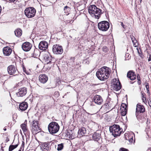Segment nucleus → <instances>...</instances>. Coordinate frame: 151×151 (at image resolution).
I'll return each mask as SVG.
<instances>
[{
	"mask_svg": "<svg viewBox=\"0 0 151 151\" xmlns=\"http://www.w3.org/2000/svg\"><path fill=\"white\" fill-rule=\"evenodd\" d=\"M110 72L111 70L109 68L103 66L96 72V76L100 80L104 81L108 78Z\"/></svg>",
	"mask_w": 151,
	"mask_h": 151,
	"instance_id": "1",
	"label": "nucleus"
},
{
	"mask_svg": "<svg viewBox=\"0 0 151 151\" xmlns=\"http://www.w3.org/2000/svg\"><path fill=\"white\" fill-rule=\"evenodd\" d=\"M88 9L89 13L93 14L96 18H99L102 14L100 9L97 8L95 5H92L89 6Z\"/></svg>",
	"mask_w": 151,
	"mask_h": 151,
	"instance_id": "2",
	"label": "nucleus"
},
{
	"mask_svg": "<svg viewBox=\"0 0 151 151\" xmlns=\"http://www.w3.org/2000/svg\"><path fill=\"white\" fill-rule=\"evenodd\" d=\"M109 130L112 133V135L115 137L120 135L122 131V129L121 128L119 125L114 124L109 127Z\"/></svg>",
	"mask_w": 151,
	"mask_h": 151,
	"instance_id": "3",
	"label": "nucleus"
},
{
	"mask_svg": "<svg viewBox=\"0 0 151 151\" xmlns=\"http://www.w3.org/2000/svg\"><path fill=\"white\" fill-rule=\"evenodd\" d=\"M48 128L50 133L53 134H55L58 132L59 129L60 127L57 123L52 122L49 124Z\"/></svg>",
	"mask_w": 151,
	"mask_h": 151,
	"instance_id": "4",
	"label": "nucleus"
},
{
	"mask_svg": "<svg viewBox=\"0 0 151 151\" xmlns=\"http://www.w3.org/2000/svg\"><path fill=\"white\" fill-rule=\"evenodd\" d=\"M24 14L28 18L33 17L36 13V10L33 7H29L26 8L24 10Z\"/></svg>",
	"mask_w": 151,
	"mask_h": 151,
	"instance_id": "5",
	"label": "nucleus"
},
{
	"mask_svg": "<svg viewBox=\"0 0 151 151\" xmlns=\"http://www.w3.org/2000/svg\"><path fill=\"white\" fill-rule=\"evenodd\" d=\"M122 86L119 80L116 78L113 79L111 83V88L113 90L118 91L120 90Z\"/></svg>",
	"mask_w": 151,
	"mask_h": 151,
	"instance_id": "6",
	"label": "nucleus"
},
{
	"mask_svg": "<svg viewBox=\"0 0 151 151\" xmlns=\"http://www.w3.org/2000/svg\"><path fill=\"white\" fill-rule=\"evenodd\" d=\"M109 27V24L107 21H104L99 22L98 27L100 30L103 31H106Z\"/></svg>",
	"mask_w": 151,
	"mask_h": 151,
	"instance_id": "7",
	"label": "nucleus"
},
{
	"mask_svg": "<svg viewBox=\"0 0 151 151\" xmlns=\"http://www.w3.org/2000/svg\"><path fill=\"white\" fill-rule=\"evenodd\" d=\"M7 72L10 75L15 76L17 75L18 72L16 66L13 65H10L7 67Z\"/></svg>",
	"mask_w": 151,
	"mask_h": 151,
	"instance_id": "8",
	"label": "nucleus"
},
{
	"mask_svg": "<svg viewBox=\"0 0 151 151\" xmlns=\"http://www.w3.org/2000/svg\"><path fill=\"white\" fill-rule=\"evenodd\" d=\"M52 50L53 53L56 54H61L63 52L62 47L57 44L53 45Z\"/></svg>",
	"mask_w": 151,
	"mask_h": 151,
	"instance_id": "9",
	"label": "nucleus"
},
{
	"mask_svg": "<svg viewBox=\"0 0 151 151\" xmlns=\"http://www.w3.org/2000/svg\"><path fill=\"white\" fill-rule=\"evenodd\" d=\"M32 47V44L30 42H27L24 43L22 45V47L23 50L26 52L30 50Z\"/></svg>",
	"mask_w": 151,
	"mask_h": 151,
	"instance_id": "10",
	"label": "nucleus"
},
{
	"mask_svg": "<svg viewBox=\"0 0 151 151\" xmlns=\"http://www.w3.org/2000/svg\"><path fill=\"white\" fill-rule=\"evenodd\" d=\"M18 91V92L16 93V95L18 97H23L25 96L27 93V89L25 87L19 89Z\"/></svg>",
	"mask_w": 151,
	"mask_h": 151,
	"instance_id": "11",
	"label": "nucleus"
},
{
	"mask_svg": "<svg viewBox=\"0 0 151 151\" xmlns=\"http://www.w3.org/2000/svg\"><path fill=\"white\" fill-rule=\"evenodd\" d=\"M48 47V43L45 41H41L39 45V48L41 50H45Z\"/></svg>",
	"mask_w": 151,
	"mask_h": 151,
	"instance_id": "12",
	"label": "nucleus"
},
{
	"mask_svg": "<svg viewBox=\"0 0 151 151\" xmlns=\"http://www.w3.org/2000/svg\"><path fill=\"white\" fill-rule=\"evenodd\" d=\"M145 111V109L143 106L138 104L137 105L135 113H142L144 112Z\"/></svg>",
	"mask_w": 151,
	"mask_h": 151,
	"instance_id": "13",
	"label": "nucleus"
},
{
	"mask_svg": "<svg viewBox=\"0 0 151 151\" xmlns=\"http://www.w3.org/2000/svg\"><path fill=\"white\" fill-rule=\"evenodd\" d=\"M44 59L47 64L54 63L55 61V58L50 54L46 55L44 57Z\"/></svg>",
	"mask_w": 151,
	"mask_h": 151,
	"instance_id": "14",
	"label": "nucleus"
},
{
	"mask_svg": "<svg viewBox=\"0 0 151 151\" xmlns=\"http://www.w3.org/2000/svg\"><path fill=\"white\" fill-rule=\"evenodd\" d=\"M93 100L96 104L98 105L101 104L103 101L101 97L100 96L97 95L94 96Z\"/></svg>",
	"mask_w": 151,
	"mask_h": 151,
	"instance_id": "15",
	"label": "nucleus"
},
{
	"mask_svg": "<svg viewBox=\"0 0 151 151\" xmlns=\"http://www.w3.org/2000/svg\"><path fill=\"white\" fill-rule=\"evenodd\" d=\"M127 106L126 104H122L121 106V114L122 116H124L127 114Z\"/></svg>",
	"mask_w": 151,
	"mask_h": 151,
	"instance_id": "16",
	"label": "nucleus"
},
{
	"mask_svg": "<svg viewBox=\"0 0 151 151\" xmlns=\"http://www.w3.org/2000/svg\"><path fill=\"white\" fill-rule=\"evenodd\" d=\"M4 54L5 56H9L12 53V50L8 46L4 47L3 49Z\"/></svg>",
	"mask_w": 151,
	"mask_h": 151,
	"instance_id": "17",
	"label": "nucleus"
},
{
	"mask_svg": "<svg viewBox=\"0 0 151 151\" xmlns=\"http://www.w3.org/2000/svg\"><path fill=\"white\" fill-rule=\"evenodd\" d=\"M127 76L131 80H134L136 79V75L135 73L132 70L129 71L127 73Z\"/></svg>",
	"mask_w": 151,
	"mask_h": 151,
	"instance_id": "18",
	"label": "nucleus"
},
{
	"mask_svg": "<svg viewBox=\"0 0 151 151\" xmlns=\"http://www.w3.org/2000/svg\"><path fill=\"white\" fill-rule=\"evenodd\" d=\"M39 81L42 83H45L48 80L47 76L45 74L40 75L39 76Z\"/></svg>",
	"mask_w": 151,
	"mask_h": 151,
	"instance_id": "19",
	"label": "nucleus"
},
{
	"mask_svg": "<svg viewBox=\"0 0 151 151\" xmlns=\"http://www.w3.org/2000/svg\"><path fill=\"white\" fill-rule=\"evenodd\" d=\"M28 107V104L27 102H23L20 103L19 105V108L20 110L22 111L25 110Z\"/></svg>",
	"mask_w": 151,
	"mask_h": 151,
	"instance_id": "20",
	"label": "nucleus"
},
{
	"mask_svg": "<svg viewBox=\"0 0 151 151\" xmlns=\"http://www.w3.org/2000/svg\"><path fill=\"white\" fill-rule=\"evenodd\" d=\"M86 129L83 127H82L79 129L78 132V135L80 137L83 136L86 134Z\"/></svg>",
	"mask_w": 151,
	"mask_h": 151,
	"instance_id": "21",
	"label": "nucleus"
},
{
	"mask_svg": "<svg viewBox=\"0 0 151 151\" xmlns=\"http://www.w3.org/2000/svg\"><path fill=\"white\" fill-rule=\"evenodd\" d=\"M27 122L26 120L24 123L21 125V127L24 134L27 133L28 132L27 125Z\"/></svg>",
	"mask_w": 151,
	"mask_h": 151,
	"instance_id": "22",
	"label": "nucleus"
},
{
	"mask_svg": "<svg viewBox=\"0 0 151 151\" xmlns=\"http://www.w3.org/2000/svg\"><path fill=\"white\" fill-rule=\"evenodd\" d=\"M40 55L39 50L35 48L34 51L31 53V56L35 58H37Z\"/></svg>",
	"mask_w": 151,
	"mask_h": 151,
	"instance_id": "23",
	"label": "nucleus"
},
{
	"mask_svg": "<svg viewBox=\"0 0 151 151\" xmlns=\"http://www.w3.org/2000/svg\"><path fill=\"white\" fill-rule=\"evenodd\" d=\"M103 107L104 108H105L106 111L109 110L110 109L111 110L113 109L112 108V106L111 104L110 103V102L109 101H106V102L105 103V104L103 106Z\"/></svg>",
	"mask_w": 151,
	"mask_h": 151,
	"instance_id": "24",
	"label": "nucleus"
},
{
	"mask_svg": "<svg viewBox=\"0 0 151 151\" xmlns=\"http://www.w3.org/2000/svg\"><path fill=\"white\" fill-rule=\"evenodd\" d=\"M31 130L33 134H36L40 132V129L39 126H37L31 128Z\"/></svg>",
	"mask_w": 151,
	"mask_h": 151,
	"instance_id": "25",
	"label": "nucleus"
},
{
	"mask_svg": "<svg viewBox=\"0 0 151 151\" xmlns=\"http://www.w3.org/2000/svg\"><path fill=\"white\" fill-rule=\"evenodd\" d=\"M92 138L93 140L98 141L101 138V134L96 132H95L92 135Z\"/></svg>",
	"mask_w": 151,
	"mask_h": 151,
	"instance_id": "26",
	"label": "nucleus"
},
{
	"mask_svg": "<svg viewBox=\"0 0 151 151\" xmlns=\"http://www.w3.org/2000/svg\"><path fill=\"white\" fill-rule=\"evenodd\" d=\"M40 147L41 150L43 151H48L49 150V147L47 143L42 144L40 145Z\"/></svg>",
	"mask_w": 151,
	"mask_h": 151,
	"instance_id": "27",
	"label": "nucleus"
},
{
	"mask_svg": "<svg viewBox=\"0 0 151 151\" xmlns=\"http://www.w3.org/2000/svg\"><path fill=\"white\" fill-rule=\"evenodd\" d=\"M14 33L17 37H19L22 35V31L20 29H17L15 31Z\"/></svg>",
	"mask_w": 151,
	"mask_h": 151,
	"instance_id": "28",
	"label": "nucleus"
},
{
	"mask_svg": "<svg viewBox=\"0 0 151 151\" xmlns=\"http://www.w3.org/2000/svg\"><path fill=\"white\" fill-rule=\"evenodd\" d=\"M30 122V124L32 125L31 127V128L32 127H34L35 126H39L38 121L37 120H32L31 122H30V121H29Z\"/></svg>",
	"mask_w": 151,
	"mask_h": 151,
	"instance_id": "29",
	"label": "nucleus"
},
{
	"mask_svg": "<svg viewBox=\"0 0 151 151\" xmlns=\"http://www.w3.org/2000/svg\"><path fill=\"white\" fill-rule=\"evenodd\" d=\"M135 115L137 119L139 121L141 120H143L145 119L144 117L142 115V114H141V113H135Z\"/></svg>",
	"mask_w": 151,
	"mask_h": 151,
	"instance_id": "30",
	"label": "nucleus"
},
{
	"mask_svg": "<svg viewBox=\"0 0 151 151\" xmlns=\"http://www.w3.org/2000/svg\"><path fill=\"white\" fill-rule=\"evenodd\" d=\"M19 144V141H18L17 144L15 145H10L9 149V151H12L14 149L16 148L17 146H18Z\"/></svg>",
	"mask_w": 151,
	"mask_h": 151,
	"instance_id": "31",
	"label": "nucleus"
},
{
	"mask_svg": "<svg viewBox=\"0 0 151 151\" xmlns=\"http://www.w3.org/2000/svg\"><path fill=\"white\" fill-rule=\"evenodd\" d=\"M125 138L126 140L128 141L132 138H133V136H134V134L133 133L131 134H125Z\"/></svg>",
	"mask_w": 151,
	"mask_h": 151,
	"instance_id": "32",
	"label": "nucleus"
},
{
	"mask_svg": "<svg viewBox=\"0 0 151 151\" xmlns=\"http://www.w3.org/2000/svg\"><path fill=\"white\" fill-rule=\"evenodd\" d=\"M63 147V143L58 144L57 147V149L58 151L61 150Z\"/></svg>",
	"mask_w": 151,
	"mask_h": 151,
	"instance_id": "33",
	"label": "nucleus"
},
{
	"mask_svg": "<svg viewBox=\"0 0 151 151\" xmlns=\"http://www.w3.org/2000/svg\"><path fill=\"white\" fill-rule=\"evenodd\" d=\"M69 10V8L67 6H65L64 8L65 13L66 14L68 13V12Z\"/></svg>",
	"mask_w": 151,
	"mask_h": 151,
	"instance_id": "34",
	"label": "nucleus"
},
{
	"mask_svg": "<svg viewBox=\"0 0 151 151\" xmlns=\"http://www.w3.org/2000/svg\"><path fill=\"white\" fill-rule=\"evenodd\" d=\"M119 151H129V150L127 149L124 148H121L119 149Z\"/></svg>",
	"mask_w": 151,
	"mask_h": 151,
	"instance_id": "35",
	"label": "nucleus"
},
{
	"mask_svg": "<svg viewBox=\"0 0 151 151\" xmlns=\"http://www.w3.org/2000/svg\"><path fill=\"white\" fill-rule=\"evenodd\" d=\"M121 25L124 29L126 28V26L122 22H121Z\"/></svg>",
	"mask_w": 151,
	"mask_h": 151,
	"instance_id": "36",
	"label": "nucleus"
},
{
	"mask_svg": "<svg viewBox=\"0 0 151 151\" xmlns=\"http://www.w3.org/2000/svg\"><path fill=\"white\" fill-rule=\"evenodd\" d=\"M132 40L133 43H134V45H136L137 43V41L136 40H133V38H132Z\"/></svg>",
	"mask_w": 151,
	"mask_h": 151,
	"instance_id": "37",
	"label": "nucleus"
},
{
	"mask_svg": "<svg viewBox=\"0 0 151 151\" xmlns=\"http://www.w3.org/2000/svg\"><path fill=\"white\" fill-rule=\"evenodd\" d=\"M129 144H132V143L134 141H133V138H132L130 139L129 140Z\"/></svg>",
	"mask_w": 151,
	"mask_h": 151,
	"instance_id": "38",
	"label": "nucleus"
},
{
	"mask_svg": "<svg viewBox=\"0 0 151 151\" xmlns=\"http://www.w3.org/2000/svg\"><path fill=\"white\" fill-rule=\"evenodd\" d=\"M142 99L144 103H145V102H147L146 98H142Z\"/></svg>",
	"mask_w": 151,
	"mask_h": 151,
	"instance_id": "39",
	"label": "nucleus"
},
{
	"mask_svg": "<svg viewBox=\"0 0 151 151\" xmlns=\"http://www.w3.org/2000/svg\"><path fill=\"white\" fill-rule=\"evenodd\" d=\"M24 141H22V145L21 147L24 148Z\"/></svg>",
	"mask_w": 151,
	"mask_h": 151,
	"instance_id": "40",
	"label": "nucleus"
},
{
	"mask_svg": "<svg viewBox=\"0 0 151 151\" xmlns=\"http://www.w3.org/2000/svg\"><path fill=\"white\" fill-rule=\"evenodd\" d=\"M148 61H151V55H149V58L148 59Z\"/></svg>",
	"mask_w": 151,
	"mask_h": 151,
	"instance_id": "41",
	"label": "nucleus"
},
{
	"mask_svg": "<svg viewBox=\"0 0 151 151\" xmlns=\"http://www.w3.org/2000/svg\"><path fill=\"white\" fill-rule=\"evenodd\" d=\"M141 94H142V98H145V97L144 96V95H143V93L142 92H141Z\"/></svg>",
	"mask_w": 151,
	"mask_h": 151,
	"instance_id": "42",
	"label": "nucleus"
},
{
	"mask_svg": "<svg viewBox=\"0 0 151 151\" xmlns=\"http://www.w3.org/2000/svg\"><path fill=\"white\" fill-rule=\"evenodd\" d=\"M9 1H10L11 2H14V1L16 0H9Z\"/></svg>",
	"mask_w": 151,
	"mask_h": 151,
	"instance_id": "43",
	"label": "nucleus"
},
{
	"mask_svg": "<svg viewBox=\"0 0 151 151\" xmlns=\"http://www.w3.org/2000/svg\"><path fill=\"white\" fill-rule=\"evenodd\" d=\"M146 88H147V93H148L149 92V90H148V88H147V86H146Z\"/></svg>",
	"mask_w": 151,
	"mask_h": 151,
	"instance_id": "44",
	"label": "nucleus"
},
{
	"mask_svg": "<svg viewBox=\"0 0 151 151\" xmlns=\"http://www.w3.org/2000/svg\"><path fill=\"white\" fill-rule=\"evenodd\" d=\"M129 55L128 53V54H126V56H127V55H128V57H129Z\"/></svg>",
	"mask_w": 151,
	"mask_h": 151,
	"instance_id": "45",
	"label": "nucleus"
},
{
	"mask_svg": "<svg viewBox=\"0 0 151 151\" xmlns=\"http://www.w3.org/2000/svg\"><path fill=\"white\" fill-rule=\"evenodd\" d=\"M3 129L5 131L6 130V128H4Z\"/></svg>",
	"mask_w": 151,
	"mask_h": 151,
	"instance_id": "46",
	"label": "nucleus"
},
{
	"mask_svg": "<svg viewBox=\"0 0 151 151\" xmlns=\"http://www.w3.org/2000/svg\"><path fill=\"white\" fill-rule=\"evenodd\" d=\"M137 78H138V81H139V80H140V79H139L138 78V76H137Z\"/></svg>",
	"mask_w": 151,
	"mask_h": 151,
	"instance_id": "47",
	"label": "nucleus"
},
{
	"mask_svg": "<svg viewBox=\"0 0 151 151\" xmlns=\"http://www.w3.org/2000/svg\"><path fill=\"white\" fill-rule=\"evenodd\" d=\"M18 151H21V149H19V150Z\"/></svg>",
	"mask_w": 151,
	"mask_h": 151,
	"instance_id": "48",
	"label": "nucleus"
},
{
	"mask_svg": "<svg viewBox=\"0 0 151 151\" xmlns=\"http://www.w3.org/2000/svg\"><path fill=\"white\" fill-rule=\"evenodd\" d=\"M133 38V40H135V38H134H134Z\"/></svg>",
	"mask_w": 151,
	"mask_h": 151,
	"instance_id": "49",
	"label": "nucleus"
},
{
	"mask_svg": "<svg viewBox=\"0 0 151 151\" xmlns=\"http://www.w3.org/2000/svg\"><path fill=\"white\" fill-rule=\"evenodd\" d=\"M149 105L150 107L151 106V103H150V104H149Z\"/></svg>",
	"mask_w": 151,
	"mask_h": 151,
	"instance_id": "50",
	"label": "nucleus"
},
{
	"mask_svg": "<svg viewBox=\"0 0 151 151\" xmlns=\"http://www.w3.org/2000/svg\"><path fill=\"white\" fill-rule=\"evenodd\" d=\"M0 106L1 107H2V105L1 104H0Z\"/></svg>",
	"mask_w": 151,
	"mask_h": 151,
	"instance_id": "51",
	"label": "nucleus"
},
{
	"mask_svg": "<svg viewBox=\"0 0 151 151\" xmlns=\"http://www.w3.org/2000/svg\"><path fill=\"white\" fill-rule=\"evenodd\" d=\"M139 1L140 2V3H141L142 0H139Z\"/></svg>",
	"mask_w": 151,
	"mask_h": 151,
	"instance_id": "52",
	"label": "nucleus"
},
{
	"mask_svg": "<svg viewBox=\"0 0 151 151\" xmlns=\"http://www.w3.org/2000/svg\"><path fill=\"white\" fill-rule=\"evenodd\" d=\"M14 140L13 141V142L12 144H14Z\"/></svg>",
	"mask_w": 151,
	"mask_h": 151,
	"instance_id": "53",
	"label": "nucleus"
},
{
	"mask_svg": "<svg viewBox=\"0 0 151 151\" xmlns=\"http://www.w3.org/2000/svg\"><path fill=\"white\" fill-rule=\"evenodd\" d=\"M104 47H105V48H106V47H104L103 48H104Z\"/></svg>",
	"mask_w": 151,
	"mask_h": 151,
	"instance_id": "54",
	"label": "nucleus"
}]
</instances>
